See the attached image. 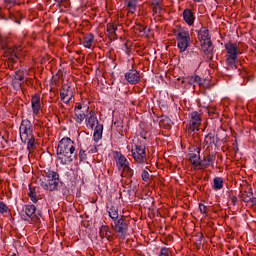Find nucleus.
<instances>
[{
	"label": "nucleus",
	"mask_w": 256,
	"mask_h": 256,
	"mask_svg": "<svg viewBox=\"0 0 256 256\" xmlns=\"http://www.w3.org/2000/svg\"><path fill=\"white\" fill-rule=\"evenodd\" d=\"M198 39L200 41L201 49L204 53H211L213 51V44L211 43V37L209 36V30L202 28L198 32Z\"/></svg>",
	"instance_id": "8"
},
{
	"label": "nucleus",
	"mask_w": 256,
	"mask_h": 256,
	"mask_svg": "<svg viewBox=\"0 0 256 256\" xmlns=\"http://www.w3.org/2000/svg\"><path fill=\"white\" fill-rule=\"evenodd\" d=\"M195 3H201L203 0H193Z\"/></svg>",
	"instance_id": "43"
},
{
	"label": "nucleus",
	"mask_w": 256,
	"mask_h": 256,
	"mask_svg": "<svg viewBox=\"0 0 256 256\" xmlns=\"http://www.w3.org/2000/svg\"><path fill=\"white\" fill-rule=\"evenodd\" d=\"M183 19L185 23L189 25V27L195 25V14H193V11H191V9L187 8L183 11Z\"/></svg>",
	"instance_id": "19"
},
{
	"label": "nucleus",
	"mask_w": 256,
	"mask_h": 256,
	"mask_svg": "<svg viewBox=\"0 0 256 256\" xmlns=\"http://www.w3.org/2000/svg\"><path fill=\"white\" fill-rule=\"evenodd\" d=\"M114 224H112V229H114L115 233H118V235H124L127 233L128 225L127 220H125V217L121 216L120 218H117L116 220H113Z\"/></svg>",
	"instance_id": "12"
},
{
	"label": "nucleus",
	"mask_w": 256,
	"mask_h": 256,
	"mask_svg": "<svg viewBox=\"0 0 256 256\" xmlns=\"http://www.w3.org/2000/svg\"><path fill=\"white\" fill-rule=\"evenodd\" d=\"M189 85H201V78L197 75L186 78Z\"/></svg>",
	"instance_id": "26"
},
{
	"label": "nucleus",
	"mask_w": 256,
	"mask_h": 256,
	"mask_svg": "<svg viewBox=\"0 0 256 256\" xmlns=\"http://www.w3.org/2000/svg\"><path fill=\"white\" fill-rule=\"evenodd\" d=\"M114 157L119 171H122V177L133 175V170L129 166V160L123 154L116 152Z\"/></svg>",
	"instance_id": "7"
},
{
	"label": "nucleus",
	"mask_w": 256,
	"mask_h": 256,
	"mask_svg": "<svg viewBox=\"0 0 256 256\" xmlns=\"http://www.w3.org/2000/svg\"><path fill=\"white\" fill-rule=\"evenodd\" d=\"M159 256H169V250H168V248H162L161 250H160V254H159Z\"/></svg>",
	"instance_id": "36"
},
{
	"label": "nucleus",
	"mask_w": 256,
	"mask_h": 256,
	"mask_svg": "<svg viewBox=\"0 0 256 256\" xmlns=\"http://www.w3.org/2000/svg\"><path fill=\"white\" fill-rule=\"evenodd\" d=\"M222 187H223V178L221 177L214 178L213 189H215V191H219L221 190Z\"/></svg>",
	"instance_id": "27"
},
{
	"label": "nucleus",
	"mask_w": 256,
	"mask_h": 256,
	"mask_svg": "<svg viewBox=\"0 0 256 256\" xmlns=\"http://www.w3.org/2000/svg\"><path fill=\"white\" fill-rule=\"evenodd\" d=\"M107 31L108 33H110V35H113L117 31V27L115 26V24H108Z\"/></svg>",
	"instance_id": "31"
},
{
	"label": "nucleus",
	"mask_w": 256,
	"mask_h": 256,
	"mask_svg": "<svg viewBox=\"0 0 256 256\" xmlns=\"http://www.w3.org/2000/svg\"><path fill=\"white\" fill-rule=\"evenodd\" d=\"M89 143H93V140H89Z\"/></svg>",
	"instance_id": "46"
},
{
	"label": "nucleus",
	"mask_w": 256,
	"mask_h": 256,
	"mask_svg": "<svg viewBox=\"0 0 256 256\" xmlns=\"http://www.w3.org/2000/svg\"><path fill=\"white\" fill-rule=\"evenodd\" d=\"M232 201H233V203H235V201H237V197H234V198L232 199Z\"/></svg>",
	"instance_id": "44"
},
{
	"label": "nucleus",
	"mask_w": 256,
	"mask_h": 256,
	"mask_svg": "<svg viewBox=\"0 0 256 256\" xmlns=\"http://www.w3.org/2000/svg\"><path fill=\"white\" fill-rule=\"evenodd\" d=\"M79 158H80V161H85V159H87V154L85 153V150H80Z\"/></svg>",
	"instance_id": "35"
},
{
	"label": "nucleus",
	"mask_w": 256,
	"mask_h": 256,
	"mask_svg": "<svg viewBox=\"0 0 256 256\" xmlns=\"http://www.w3.org/2000/svg\"><path fill=\"white\" fill-rule=\"evenodd\" d=\"M176 41L180 53H185L191 43V36L189 35V30L185 28H178L176 30Z\"/></svg>",
	"instance_id": "4"
},
{
	"label": "nucleus",
	"mask_w": 256,
	"mask_h": 256,
	"mask_svg": "<svg viewBox=\"0 0 256 256\" xmlns=\"http://www.w3.org/2000/svg\"><path fill=\"white\" fill-rule=\"evenodd\" d=\"M93 43H95V36H93V34L90 33L84 36L82 41L83 47L86 49H91V47H93Z\"/></svg>",
	"instance_id": "22"
},
{
	"label": "nucleus",
	"mask_w": 256,
	"mask_h": 256,
	"mask_svg": "<svg viewBox=\"0 0 256 256\" xmlns=\"http://www.w3.org/2000/svg\"><path fill=\"white\" fill-rule=\"evenodd\" d=\"M86 127L88 129H91V131L95 129L93 134L95 143H98L99 141H101V139H103V126L99 124L97 114H95L94 111H91L89 113V117L86 118Z\"/></svg>",
	"instance_id": "2"
},
{
	"label": "nucleus",
	"mask_w": 256,
	"mask_h": 256,
	"mask_svg": "<svg viewBox=\"0 0 256 256\" xmlns=\"http://www.w3.org/2000/svg\"><path fill=\"white\" fill-rule=\"evenodd\" d=\"M60 99L65 103V105H69L71 99H73V88L69 86V84H63L60 89Z\"/></svg>",
	"instance_id": "13"
},
{
	"label": "nucleus",
	"mask_w": 256,
	"mask_h": 256,
	"mask_svg": "<svg viewBox=\"0 0 256 256\" xmlns=\"http://www.w3.org/2000/svg\"><path fill=\"white\" fill-rule=\"evenodd\" d=\"M85 117H87V115H85L83 111H81L79 109H75L76 123H83V121H85Z\"/></svg>",
	"instance_id": "25"
},
{
	"label": "nucleus",
	"mask_w": 256,
	"mask_h": 256,
	"mask_svg": "<svg viewBox=\"0 0 256 256\" xmlns=\"http://www.w3.org/2000/svg\"><path fill=\"white\" fill-rule=\"evenodd\" d=\"M57 157L61 165H69L75 157V142L69 137L62 138L57 147Z\"/></svg>",
	"instance_id": "1"
},
{
	"label": "nucleus",
	"mask_w": 256,
	"mask_h": 256,
	"mask_svg": "<svg viewBox=\"0 0 256 256\" xmlns=\"http://www.w3.org/2000/svg\"><path fill=\"white\" fill-rule=\"evenodd\" d=\"M98 149H97V145L95 144H91L89 147H88V152L89 153H97Z\"/></svg>",
	"instance_id": "33"
},
{
	"label": "nucleus",
	"mask_w": 256,
	"mask_h": 256,
	"mask_svg": "<svg viewBox=\"0 0 256 256\" xmlns=\"http://www.w3.org/2000/svg\"><path fill=\"white\" fill-rule=\"evenodd\" d=\"M33 136V125L29 120H23L20 125V139L22 143H27Z\"/></svg>",
	"instance_id": "11"
},
{
	"label": "nucleus",
	"mask_w": 256,
	"mask_h": 256,
	"mask_svg": "<svg viewBox=\"0 0 256 256\" xmlns=\"http://www.w3.org/2000/svg\"><path fill=\"white\" fill-rule=\"evenodd\" d=\"M199 210L201 213L205 214L207 213V206L203 205V204H200L199 205Z\"/></svg>",
	"instance_id": "38"
},
{
	"label": "nucleus",
	"mask_w": 256,
	"mask_h": 256,
	"mask_svg": "<svg viewBox=\"0 0 256 256\" xmlns=\"http://www.w3.org/2000/svg\"><path fill=\"white\" fill-rule=\"evenodd\" d=\"M213 163H215V156L209 154L204 158L202 162H199L197 170L207 169V167H210V165H213Z\"/></svg>",
	"instance_id": "20"
},
{
	"label": "nucleus",
	"mask_w": 256,
	"mask_h": 256,
	"mask_svg": "<svg viewBox=\"0 0 256 256\" xmlns=\"http://www.w3.org/2000/svg\"><path fill=\"white\" fill-rule=\"evenodd\" d=\"M142 179H143V181H149V172L144 170L142 172Z\"/></svg>",
	"instance_id": "37"
},
{
	"label": "nucleus",
	"mask_w": 256,
	"mask_h": 256,
	"mask_svg": "<svg viewBox=\"0 0 256 256\" xmlns=\"http://www.w3.org/2000/svg\"><path fill=\"white\" fill-rule=\"evenodd\" d=\"M166 121H171V120H169V119H166Z\"/></svg>",
	"instance_id": "47"
},
{
	"label": "nucleus",
	"mask_w": 256,
	"mask_h": 256,
	"mask_svg": "<svg viewBox=\"0 0 256 256\" xmlns=\"http://www.w3.org/2000/svg\"><path fill=\"white\" fill-rule=\"evenodd\" d=\"M27 149L29 153H33V149L35 147V136L32 135V138H29L27 141Z\"/></svg>",
	"instance_id": "28"
},
{
	"label": "nucleus",
	"mask_w": 256,
	"mask_h": 256,
	"mask_svg": "<svg viewBox=\"0 0 256 256\" xmlns=\"http://www.w3.org/2000/svg\"><path fill=\"white\" fill-rule=\"evenodd\" d=\"M190 162L192 163L193 169H198L200 158H199V150L195 148H190L188 153Z\"/></svg>",
	"instance_id": "17"
},
{
	"label": "nucleus",
	"mask_w": 256,
	"mask_h": 256,
	"mask_svg": "<svg viewBox=\"0 0 256 256\" xmlns=\"http://www.w3.org/2000/svg\"><path fill=\"white\" fill-rule=\"evenodd\" d=\"M75 109H79V111H81V109H83V107L79 104Z\"/></svg>",
	"instance_id": "42"
},
{
	"label": "nucleus",
	"mask_w": 256,
	"mask_h": 256,
	"mask_svg": "<svg viewBox=\"0 0 256 256\" xmlns=\"http://www.w3.org/2000/svg\"><path fill=\"white\" fill-rule=\"evenodd\" d=\"M65 1H68V0H55L56 3H65Z\"/></svg>",
	"instance_id": "41"
},
{
	"label": "nucleus",
	"mask_w": 256,
	"mask_h": 256,
	"mask_svg": "<svg viewBox=\"0 0 256 256\" xmlns=\"http://www.w3.org/2000/svg\"><path fill=\"white\" fill-rule=\"evenodd\" d=\"M205 142L208 144L215 143V136H213V134L206 135Z\"/></svg>",
	"instance_id": "32"
},
{
	"label": "nucleus",
	"mask_w": 256,
	"mask_h": 256,
	"mask_svg": "<svg viewBox=\"0 0 256 256\" xmlns=\"http://www.w3.org/2000/svg\"><path fill=\"white\" fill-rule=\"evenodd\" d=\"M40 185L46 191H55L59 186V174L55 171L49 170L45 175L40 179Z\"/></svg>",
	"instance_id": "3"
},
{
	"label": "nucleus",
	"mask_w": 256,
	"mask_h": 256,
	"mask_svg": "<svg viewBox=\"0 0 256 256\" xmlns=\"http://www.w3.org/2000/svg\"><path fill=\"white\" fill-rule=\"evenodd\" d=\"M147 148L145 147V144L142 142H137L134 144L131 148V153L134 161L136 163H147Z\"/></svg>",
	"instance_id": "6"
},
{
	"label": "nucleus",
	"mask_w": 256,
	"mask_h": 256,
	"mask_svg": "<svg viewBox=\"0 0 256 256\" xmlns=\"http://www.w3.org/2000/svg\"><path fill=\"white\" fill-rule=\"evenodd\" d=\"M201 127V115L199 112H192L190 114L189 129L190 131H199Z\"/></svg>",
	"instance_id": "14"
},
{
	"label": "nucleus",
	"mask_w": 256,
	"mask_h": 256,
	"mask_svg": "<svg viewBox=\"0 0 256 256\" xmlns=\"http://www.w3.org/2000/svg\"><path fill=\"white\" fill-rule=\"evenodd\" d=\"M25 81H27V79L25 78V72L18 71L16 72V74L14 75V78L12 79V85L14 89H16V91H19V89L23 87V84L25 83Z\"/></svg>",
	"instance_id": "15"
},
{
	"label": "nucleus",
	"mask_w": 256,
	"mask_h": 256,
	"mask_svg": "<svg viewBox=\"0 0 256 256\" xmlns=\"http://www.w3.org/2000/svg\"><path fill=\"white\" fill-rule=\"evenodd\" d=\"M125 79L130 85H137L141 81V74L137 70H129L125 73Z\"/></svg>",
	"instance_id": "16"
},
{
	"label": "nucleus",
	"mask_w": 256,
	"mask_h": 256,
	"mask_svg": "<svg viewBox=\"0 0 256 256\" xmlns=\"http://www.w3.org/2000/svg\"><path fill=\"white\" fill-rule=\"evenodd\" d=\"M31 105L34 115H39V111H41V96H39V94L32 97Z\"/></svg>",
	"instance_id": "18"
},
{
	"label": "nucleus",
	"mask_w": 256,
	"mask_h": 256,
	"mask_svg": "<svg viewBox=\"0 0 256 256\" xmlns=\"http://www.w3.org/2000/svg\"><path fill=\"white\" fill-rule=\"evenodd\" d=\"M28 196L30 197V200L32 203H37V193L35 192V189L30 188V191L28 192Z\"/></svg>",
	"instance_id": "29"
},
{
	"label": "nucleus",
	"mask_w": 256,
	"mask_h": 256,
	"mask_svg": "<svg viewBox=\"0 0 256 256\" xmlns=\"http://www.w3.org/2000/svg\"><path fill=\"white\" fill-rule=\"evenodd\" d=\"M8 207L5 205V203L0 202V213H7Z\"/></svg>",
	"instance_id": "34"
},
{
	"label": "nucleus",
	"mask_w": 256,
	"mask_h": 256,
	"mask_svg": "<svg viewBox=\"0 0 256 256\" xmlns=\"http://www.w3.org/2000/svg\"><path fill=\"white\" fill-rule=\"evenodd\" d=\"M99 235L101 239H107V241H109V238L111 237V231L109 230V226L102 225L99 230Z\"/></svg>",
	"instance_id": "23"
},
{
	"label": "nucleus",
	"mask_w": 256,
	"mask_h": 256,
	"mask_svg": "<svg viewBox=\"0 0 256 256\" xmlns=\"http://www.w3.org/2000/svg\"><path fill=\"white\" fill-rule=\"evenodd\" d=\"M141 0H124V5L128 11V13H131V15H135L137 12V3H139Z\"/></svg>",
	"instance_id": "21"
},
{
	"label": "nucleus",
	"mask_w": 256,
	"mask_h": 256,
	"mask_svg": "<svg viewBox=\"0 0 256 256\" xmlns=\"http://www.w3.org/2000/svg\"><path fill=\"white\" fill-rule=\"evenodd\" d=\"M253 203H255V204H256V198L253 200Z\"/></svg>",
	"instance_id": "45"
},
{
	"label": "nucleus",
	"mask_w": 256,
	"mask_h": 256,
	"mask_svg": "<svg viewBox=\"0 0 256 256\" xmlns=\"http://www.w3.org/2000/svg\"><path fill=\"white\" fill-rule=\"evenodd\" d=\"M1 47L2 51L5 55V57H8L10 61H15V59H18V57H21V47L13 48L9 45H7V42L1 41Z\"/></svg>",
	"instance_id": "10"
},
{
	"label": "nucleus",
	"mask_w": 256,
	"mask_h": 256,
	"mask_svg": "<svg viewBox=\"0 0 256 256\" xmlns=\"http://www.w3.org/2000/svg\"><path fill=\"white\" fill-rule=\"evenodd\" d=\"M226 49V63L229 67H235V63H237V57L241 55V50L239 49V45L237 43L228 42L225 44Z\"/></svg>",
	"instance_id": "5"
},
{
	"label": "nucleus",
	"mask_w": 256,
	"mask_h": 256,
	"mask_svg": "<svg viewBox=\"0 0 256 256\" xmlns=\"http://www.w3.org/2000/svg\"><path fill=\"white\" fill-rule=\"evenodd\" d=\"M162 0H152V5H161Z\"/></svg>",
	"instance_id": "40"
},
{
	"label": "nucleus",
	"mask_w": 256,
	"mask_h": 256,
	"mask_svg": "<svg viewBox=\"0 0 256 256\" xmlns=\"http://www.w3.org/2000/svg\"><path fill=\"white\" fill-rule=\"evenodd\" d=\"M108 215L111 217L112 221L119 219V210L116 206L110 205L108 206Z\"/></svg>",
	"instance_id": "24"
},
{
	"label": "nucleus",
	"mask_w": 256,
	"mask_h": 256,
	"mask_svg": "<svg viewBox=\"0 0 256 256\" xmlns=\"http://www.w3.org/2000/svg\"><path fill=\"white\" fill-rule=\"evenodd\" d=\"M25 215L24 221H31V223H39L41 220V211L37 210L35 205H26L24 209Z\"/></svg>",
	"instance_id": "9"
},
{
	"label": "nucleus",
	"mask_w": 256,
	"mask_h": 256,
	"mask_svg": "<svg viewBox=\"0 0 256 256\" xmlns=\"http://www.w3.org/2000/svg\"><path fill=\"white\" fill-rule=\"evenodd\" d=\"M152 11L154 13H156L157 15H159V13H161V11H163V7L161 6V4L152 5Z\"/></svg>",
	"instance_id": "30"
},
{
	"label": "nucleus",
	"mask_w": 256,
	"mask_h": 256,
	"mask_svg": "<svg viewBox=\"0 0 256 256\" xmlns=\"http://www.w3.org/2000/svg\"><path fill=\"white\" fill-rule=\"evenodd\" d=\"M19 0H5L6 3H10V5H15Z\"/></svg>",
	"instance_id": "39"
}]
</instances>
